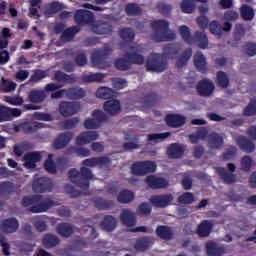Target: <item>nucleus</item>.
<instances>
[{"mask_svg": "<svg viewBox=\"0 0 256 256\" xmlns=\"http://www.w3.org/2000/svg\"><path fill=\"white\" fill-rule=\"evenodd\" d=\"M92 31L96 35H113V24L108 21H102L92 26Z\"/></svg>", "mask_w": 256, "mask_h": 256, "instance_id": "2eb2a0df", "label": "nucleus"}, {"mask_svg": "<svg viewBox=\"0 0 256 256\" xmlns=\"http://www.w3.org/2000/svg\"><path fill=\"white\" fill-rule=\"evenodd\" d=\"M244 49L246 51V54L249 57H255V55H256V43L248 42L244 45Z\"/></svg>", "mask_w": 256, "mask_h": 256, "instance_id": "774afa93", "label": "nucleus"}, {"mask_svg": "<svg viewBox=\"0 0 256 256\" xmlns=\"http://www.w3.org/2000/svg\"><path fill=\"white\" fill-rule=\"evenodd\" d=\"M120 220L125 227H135V225H137V217L135 213L131 212L129 209L122 210Z\"/></svg>", "mask_w": 256, "mask_h": 256, "instance_id": "4be33fe9", "label": "nucleus"}, {"mask_svg": "<svg viewBox=\"0 0 256 256\" xmlns=\"http://www.w3.org/2000/svg\"><path fill=\"white\" fill-rule=\"evenodd\" d=\"M173 199H175L173 194H160L152 195L149 201L154 207L165 209L166 207H169V205H173Z\"/></svg>", "mask_w": 256, "mask_h": 256, "instance_id": "6e6552de", "label": "nucleus"}, {"mask_svg": "<svg viewBox=\"0 0 256 256\" xmlns=\"http://www.w3.org/2000/svg\"><path fill=\"white\" fill-rule=\"evenodd\" d=\"M60 11H63V4L59 1L52 2L48 8V13L50 14L59 13Z\"/></svg>", "mask_w": 256, "mask_h": 256, "instance_id": "338daca9", "label": "nucleus"}, {"mask_svg": "<svg viewBox=\"0 0 256 256\" xmlns=\"http://www.w3.org/2000/svg\"><path fill=\"white\" fill-rule=\"evenodd\" d=\"M92 117L95 121H97V123H99L100 126L101 123L107 122V115L101 110H94L92 113Z\"/></svg>", "mask_w": 256, "mask_h": 256, "instance_id": "69168bd1", "label": "nucleus"}, {"mask_svg": "<svg viewBox=\"0 0 256 256\" xmlns=\"http://www.w3.org/2000/svg\"><path fill=\"white\" fill-rule=\"evenodd\" d=\"M244 115H246V117L256 115V98L250 100L249 104L244 109Z\"/></svg>", "mask_w": 256, "mask_h": 256, "instance_id": "e2e57ef3", "label": "nucleus"}, {"mask_svg": "<svg viewBox=\"0 0 256 256\" xmlns=\"http://www.w3.org/2000/svg\"><path fill=\"white\" fill-rule=\"evenodd\" d=\"M86 95L87 94L83 88L72 87L65 89V97L71 101H79V99H83Z\"/></svg>", "mask_w": 256, "mask_h": 256, "instance_id": "b1692460", "label": "nucleus"}, {"mask_svg": "<svg viewBox=\"0 0 256 256\" xmlns=\"http://www.w3.org/2000/svg\"><path fill=\"white\" fill-rule=\"evenodd\" d=\"M167 137H171V132L148 134L147 140L150 142L153 141L154 143H159V141H163V139H167Z\"/></svg>", "mask_w": 256, "mask_h": 256, "instance_id": "5fc2aeb1", "label": "nucleus"}, {"mask_svg": "<svg viewBox=\"0 0 256 256\" xmlns=\"http://www.w3.org/2000/svg\"><path fill=\"white\" fill-rule=\"evenodd\" d=\"M83 167L80 171L72 168L68 171V177L76 187L87 190L89 188V181L93 179V172L87 167H97V157L88 158L82 161Z\"/></svg>", "mask_w": 256, "mask_h": 256, "instance_id": "f257e3e1", "label": "nucleus"}, {"mask_svg": "<svg viewBox=\"0 0 256 256\" xmlns=\"http://www.w3.org/2000/svg\"><path fill=\"white\" fill-rule=\"evenodd\" d=\"M96 97L98 99H109L111 100V98L113 97V90L111 88L108 87H101L98 88L96 91Z\"/></svg>", "mask_w": 256, "mask_h": 256, "instance_id": "8fccbe9b", "label": "nucleus"}, {"mask_svg": "<svg viewBox=\"0 0 256 256\" xmlns=\"http://www.w3.org/2000/svg\"><path fill=\"white\" fill-rule=\"evenodd\" d=\"M205 247L208 256H223L226 252L224 246H219L217 243L211 241L207 242Z\"/></svg>", "mask_w": 256, "mask_h": 256, "instance_id": "cd10ccee", "label": "nucleus"}, {"mask_svg": "<svg viewBox=\"0 0 256 256\" xmlns=\"http://www.w3.org/2000/svg\"><path fill=\"white\" fill-rule=\"evenodd\" d=\"M180 37L183 39L187 45H193L197 43L199 49H207L209 47V38L205 32L195 31L194 37L191 36V29L186 25L179 27Z\"/></svg>", "mask_w": 256, "mask_h": 256, "instance_id": "20e7f679", "label": "nucleus"}, {"mask_svg": "<svg viewBox=\"0 0 256 256\" xmlns=\"http://www.w3.org/2000/svg\"><path fill=\"white\" fill-rule=\"evenodd\" d=\"M93 203H94V207L99 211H109L111 207L115 206V202H113V200H105L101 197L95 198L93 200Z\"/></svg>", "mask_w": 256, "mask_h": 256, "instance_id": "72a5a7b5", "label": "nucleus"}, {"mask_svg": "<svg viewBox=\"0 0 256 256\" xmlns=\"http://www.w3.org/2000/svg\"><path fill=\"white\" fill-rule=\"evenodd\" d=\"M209 31L212 33V35H217L218 37H221L223 35V26H221V23L217 20H213L209 24Z\"/></svg>", "mask_w": 256, "mask_h": 256, "instance_id": "603ef678", "label": "nucleus"}, {"mask_svg": "<svg viewBox=\"0 0 256 256\" xmlns=\"http://www.w3.org/2000/svg\"><path fill=\"white\" fill-rule=\"evenodd\" d=\"M53 157V154H49L48 159L44 162V168L47 173H51L52 175H55L57 173V165L51 158Z\"/></svg>", "mask_w": 256, "mask_h": 256, "instance_id": "6e6d98bb", "label": "nucleus"}, {"mask_svg": "<svg viewBox=\"0 0 256 256\" xmlns=\"http://www.w3.org/2000/svg\"><path fill=\"white\" fill-rule=\"evenodd\" d=\"M105 79V74L103 73H94L83 76L84 83H103Z\"/></svg>", "mask_w": 256, "mask_h": 256, "instance_id": "49530a36", "label": "nucleus"}, {"mask_svg": "<svg viewBox=\"0 0 256 256\" xmlns=\"http://www.w3.org/2000/svg\"><path fill=\"white\" fill-rule=\"evenodd\" d=\"M135 199V194L129 190H122L117 196V201L119 203H131Z\"/></svg>", "mask_w": 256, "mask_h": 256, "instance_id": "de8ad7c7", "label": "nucleus"}, {"mask_svg": "<svg viewBox=\"0 0 256 256\" xmlns=\"http://www.w3.org/2000/svg\"><path fill=\"white\" fill-rule=\"evenodd\" d=\"M54 79L58 83H71V81H73L71 76H69L68 74H66L65 72H63L61 70H58L55 72Z\"/></svg>", "mask_w": 256, "mask_h": 256, "instance_id": "13d9d810", "label": "nucleus"}, {"mask_svg": "<svg viewBox=\"0 0 256 256\" xmlns=\"http://www.w3.org/2000/svg\"><path fill=\"white\" fill-rule=\"evenodd\" d=\"M13 193H15V186L12 182L0 183V195H12Z\"/></svg>", "mask_w": 256, "mask_h": 256, "instance_id": "864d4df0", "label": "nucleus"}, {"mask_svg": "<svg viewBox=\"0 0 256 256\" xmlns=\"http://www.w3.org/2000/svg\"><path fill=\"white\" fill-rule=\"evenodd\" d=\"M79 125V118H71L61 122V127L65 130L75 129Z\"/></svg>", "mask_w": 256, "mask_h": 256, "instance_id": "0e129e2a", "label": "nucleus"}, {"mask_svg": "<svg viewBox=\"0 0 256 256\" xmlns=\"http://www.w3.org/2000/svg\"><path fill=\"white\" fill-rule=\"evenodd\" d=\"M19 229V220L17 218H6L0 223V231L6 235H11L12 233H17Z\"/></svg>", "mask_w": 256, "mask_h": 256, "instance_id": "f8f14e48", "label": "nucleus"}, {"mask_svg": "<svg viewBox=\"0 0 256 256\" xmlns=\"http://www.w3.org/2000/svg\"><path fill=\"white\" fill-rule=\"evenodd\" d=\"M146 183L151 189H167L169 187L167 179L154 175L147 176Z\"/></svg>", "mask_w": 256, "mask_h": 256, "instance_id": "4468645a", "label": "nucleus"}, {"mask_svg": "<svg viewBox=\"0 0 256 256\" xmlns=\"http://www.w3.org/2000/svg\"><path fill=\"white\" fill-rule=\"evenodd\" d=\"M61 243V240L56 235L51 233L45 234L42 239V244L45 249H53V247H57Z\"/></svg>", "mask_w": 256, "mask_h": 256, "instance_id": "2f4dec72", "label": "nucleus"}, {"mask_svg": "<svg viewBox=\"0 0 256 256\" xmlns=\"http://www.w3.org/2000/svg\"><path fill=\"white\" fill-rule=\"evenodd\" d=\"M114 65L118 71H129L131 69V62L127 58V54L122 58L115 60Z\"/></svg>", "mask_w": 256, "mask_h": 256, "instance_id": "a19ab883", "label": "nucleus"}, {"mask_svg": "<svg viewBox=\"0 0 256 256\" xmlns=\"http://www.w3.org/2000/svg\"><path fill=\"white\" fill-rule=\"evenodd\" d=\"M153 245V240L149 236L142 237L136 241L134 248L136 251H147Z\"/></svg>", "mask_w": 256, "mask_h": 256, "instance_id": "e433bc0d", "label": "nucleus"}, {"mask_svg": "<svg viewBox=\"0 0 256 256\" xmlns=\"http://www.w3.org/2000/svg\"><path fill=\"white\" fill-rule=\"evenodd\" d=\"M100 227L104 231H115V228L117 227V221L115 220V217L111 215H106L104 219L101 221Z\"/></svg>", "mask_w": 256, "mask_h": 256, "instance_id": "c9c22d12", "label": "nucleus"}, {"mask_svg": "<svg viewBox=\"0 0 256 256\" xmlns=\"http://www.w3.org/2000/svg\"><path fill=\"white\" fill-rule=\"evenodd\" d=\"M159 101V96L155 92H150L144 96V102L148 107H155Z\"/></svg>", "mask_w": 256, "mask_h": 256, "instance_id": "bf43d9fd", "label": "nucleus"}, {"mask_svg": "<svg viewBox=\"0 0 256 256\" xmlns=\"http://www.w3.org/2000/svg\"><path fill=\"white\" fill-rule=\"evenodd\" d=\"M193 57V49L187 48L177 59L176 67L178 69H183V67H187V63H189V59Z\"/></svg>", "mask_w": 256, "mask_h": 256, "instance_id": "f704fd0d", "label": "nucleus"}, {"mask_svg": "<svg viewBox=\"0 0 256 256\" xmlns=\"http://www.w3.org/2000/svg\"><path fill=\"white\" fill-rule=\"evenodd\" d=\"M169 67L167 59L161 54H152L147 58L146 70L150 73H163Z\"/></svg>", "mask_w": 256, "mask_h": 256, "instance_id": "39448f33", "label": "nucleus"}, {"mask_svg": "<svg viewBox=\"0 0 256 256\" xmlns=\"http://www.w3.org/2000/svg\"><path fill=\"white\" fill-rule=\"evenodd\" d=\"M108 55H109V49L107 48L104 50H99L94 52L91 56L92 64L95 65L96 67H99V65H104L105 59H107Z\"/></svg>", "mask_w": 256, "mask_h": 256, "instance_id": "c85d7f7f", "label": "nucleus"}, {"mask_svg": "<svg viewBox=\"0 0 256 256\" xmlns=\"http://www.w3.org/2000/svg\"><path fill=\"white\" fill-rule=\"evenodd\" d=\"M217 174L219 175L222 183L225 185H233V183L237 182V175L233 173H229L227 168L218 167L216 168Z\"/></svg>", "mask_w": 256, "mask_h": 256, "instance_id": "412c9836", "label": "nucleus"}, {"mask_svg": "<svg viewBox=\"0 0 256 256\" xmlns=\"http://www.w3.org/2000/svg\"><path fill=\"white\" fill-rule=\"evenodd\" d=\"M79 31H80L79 26L67 28L66 30L63 31V33L61 35V40L62 41H71V40H73L75 35H77V33H79Z\"/></svg>", "mask_w": 256, "mask_h": 256, "instance_id": "a18cd8bd", "label": "nucleus"}, {"mask_svg": "<svg viewBox=\"0 0 256 256\" xmlns=\"http://www.w3.org/2000/svg\"><path fill=\"white\" fill-rule=\"evenodd\" d=\"M41 159H43L41 152H27L23 158L24 167H26V169H35Z\"/></svg>", "mask_w": 256, "mask_h": 256, "instance_id": "ddd939ff", "label": "nucleus"}, {"mask_svg": "<svg viewBox=\"0 0 256 256\" xmlns=\"http://www.w3.org/2000/svg\"><path fill=\"white\" fill-rule=\"evenodd\" d=\"M194 65L200 73H207V58H205L203 52H197L194 55Z\"/></svg>", "mask_w": 256, "mask_h": 256, "instance_id": "c756f323", "label": "nucleus"}, {"mask_svg": "<svg viewBox=\"0 0 256 256\" xmlns=\"http://www.w3.org/2000/svg\"><path fill=\"white\" fill-rule=\"evenodd\" d=\"M167 153L170 159H181L185 153V150H183V146L180 144L173 143L168 148Z\"/></svg>", "mask_w": 256, "mask_h": 256, "instance_id": "473e14b6", "label": "nucleus"}, {"mask_svg": "<svg viewBox=\"0 0 256 256\" xmlns=\"http://www.w3.org/2000/svg\"><path fill=\"white\" fill-rule=\"evenodd\" d=\"M156 8L158 9L160 15H163V17H169V15H171V11H173V5L165 2H158L156 4Z\"/></svg>", "mask_w": 256, "mask_h": 256, "instance_id": "09e8293b", "label": "nucleus"}, {"mask_svg": "<svg viewBox=\"0 0 256 256\" xmlns=\"http://www.w3.org/2000/svg\"><path fill=\"white\" fill-rule=\"evenodd\" d=\"M97 139H99V133L97 131H84L76 137L75 143L76 145H87V143L97 141Z\"/></svg>", "mask_w": 256, "mask_h": 256, "instance_id": "f3484780", "label": "nucleus"}, {"mask_svg": "<svg viewBox=\"0 0 256 256\" xmlns=\"http://www.w3.org/2000/svg\"><path fill=\"white\" fill-rule=\"evenodd\" d=\"M59 202L51 198L43 200V196L39 194L28 195L22 198V207H30L31 213H46L52 207H58Z\"/></svg>", "mask_w": 256, "mask_h": 256, "instance_id": "f03ea898", "label": "nucleus"}, {"mask_svg": "<svg viewBox=\"0 0 256 256\" xmlns=\"http://www.w3.org/2000/svg\"><path fill=\"white\" fill-rule=\"evenodd\" d=\"M151 27L155 31V33L151 35V39L152 41H155V43L175 41V39H177V35L169 30V21L165 19L152 21Z\"/></svg>", "mask_w": 256, "mask_h": 256, "instance_id": "7ed1b4c3", "label": "nucleus"}, {"mask_svg": "<svg viewBox=\"0 0 256 256\" xmlns=\"http://www.w3.org/2000/svg\"><path fill=\"white\" fill-rule=\"evenodd\" d=\"M119 35L125 43H133L135 41V32L131 28H122Z\"/></svg>", "mask_w": 256, "mask_h": 256, "instance_id": "c03bdc74", "label": "nucleus"}, {"mask_svg": "<svg viewBox=\"0 0 256 256\" xmlns=\"http://www.w3.org/2000/svg\"><path fill=\"white\" fill-rule=\"evenodd\" d=\"M46 77H49L46 70L36 69L30 76L29 83H40V81H43Z\"/></svg>", "mask_w": 256, "mask_h": 256, "instance_id": "37998d69", "label": "nucleus"}, {"mask_svg": "<svg viewBox=\"0 0 256 256\" xmlns=\"http://www.w3.org/2000/svg\"><path fill=\"white\" fill-rule=\"evenodd\" d=\"M103 109L107 115L115 117V115L121 113V102L117 99L107 100L104 102Z\"/></svg>", "mask_w": 256, "mask_h": 256, "instance_id": "dca6fc26", "label": "nucleus"}, {"mask_svg": "<svg viewBox=\"0 0 256 256\" xmlns=\"http://www.w3.org/2000/svg\"><path fill=\"white\" fill-rule=\"evenodd\" d=\"M224 143L225 140L221 134L212 132L210 135H208V147L210 149H222Z\"/></svg>", "mask_w": 256, "mask_h": 256, "instance_id": "5701e85b", "label": "nucleus"}, {"mask_svg": "<svg viewBox=\"0 0 256 256\" xmlns=\"http://www.w3.org/2000/svg\"><path fill=\"white\" fill-rule=\"evenodd\" d=\"M125 13L128 17H137L143 13V9L139 7V4L136 3H128L125 6Z\"/></svg>", "mask_w": 256, "mask_h": 256, "instance_id": "58836bf2", "label": "nucleus"}, {"mask_svg": "<svg viewBox=\"0 0 256 256\" xmlns=\"http://www.w3.org/2000/svg\"><path fill=\"white\" fill-rule=\"evenodd\" d=\"M216 84L222 89L229 87V76L224 71H218L216 73Z\"/></svg>", "mask_w": 256, "mask_h": 256, "instance_id": "79ce46f5", "label": "nucleus"}, {"mask_svg": "<svg viewBox=\"0 0 256 256\" xmlns=\"http://www.w3.org/2000/svg\"><path fill=\"white\" fill-rule=\"evenodd\" d=\"M47 99V93L44 90L33 89L28 94V101L30 103H43Z\"/></svg>", "mask_w": 256, "mask_h": 256, "instance_id": "7c9ffc66", "label": "nucleus"}, {"mask_svg": "<svg viewBox=\"0 0 256 256\" xmlns=\"http://www.w3.org/2000/svg\"><path fill=\"white\" fill-rule=\"evenodd\" d=\"M126 59L130 61V65H143L145 57L137 52H127Z\"/></svg>", "mask_w": 256, "mask_h": 256, "instance_id": "ea45409f", "label": "nucleus"}, {"mask_svg": "<svg viewBox=\"0 0 256 256\" xmlns=\"http://www.w3.org/2000/svg\"><path fill=\"white\" fill-rule=\"evenodd\" d=\"M56 233H58L60 237L69 239V237L75 233V228L67 222H61L56 226Z\"/></svg>", "mask_w": 256, "mask_h": 256, "instance_id": "a878e982", "label": "nucleus"}, {"mask_svg": "<svg viewBox=\"0 0 256 256\" xmlns=\"http://www.w3.org/2000/svg\"><path fill=\"white\" fill-rule=\"evenodd\" d=\"M193 201H195V196L191 192H184L178 197V203H182L183 205H191Z\"/></svg>", "mask_w": 256, "mask_h": 256, "instance_id": "052dcab7", "label": "nucleus"}, {"mask_svg": "<svg viewBox=\"0 0 256 256\" xmlns=\"http://www.w3.org/2000/svg\"><path fill=\"white\" fill-rule=\"evenodd\" d=\"M81 106L77 102H60L58 111L62 117H72V115H76L79 113Z\"/></svg>", "mask_w": 256, "mask_h": 256, "instance_id": "9d476101", "label": "nucleus"}, {"mask_svg": "<svg viewBox=\"0 0 256 256\" xmlns=\"http://www.w3.org/2000/svg\"><path fill=\"white\" fill-rule=\"evenodd\" d=\"M156 235L157 237H159V239H162V241H171L175 233L173 232V229L171 227L165 226V225H159L156 228Z\"/></svg>", "mask_w": 256, "mask_h": 256, "instance_id": "bb28decb", "label": "nucleus"}, {"mask_svg": "<svg viewBox=\"0 0 256 256\" xmlns=\"http://www.w3.org/2000/svg\"><path fill=\"white\" fill-rule=\"evenodd\" d=\"M157 171V164L153 161H140L133 163L131 166L132 175H136L137 177H143V175H147L149 173H155Z\"/></svg>", "mask_w": 256, "mask_h": 256, "instance_id": "423d86ee", "label": "nucleus"}, {"mask_svg": "<svg viewBox=\"0 0 256 256\" xmlns=\"http://www.w3.org/2000/svg\"><path fill=\"white\" fill-rule=\"evenodd\" d=\"M74 21L77 25H91L95 22V15L89 10L78 9L74 14Z\"/></svg>", "mask_w": 256, "mask_h": 256, "instance_id": "1a4fd4ad", "label": "nucleus"}, {"mask_svg": "<svg viewBox=\"0 0 256 256\" xmlns=\"http://www.w3.org/2000/svg\"><path fill=\"white\" fill-rule=\"evenodd\" d=\"M196 91L200 97H211L215 93V84L208 78H204L196 85Z\"/></svg>", "mask_w": 256, "mask_h": 256, "instance_id": "0eeeda50", "label": "nucleus"}, {"mask_svg": "<svg viewBox=\"0 0 256 256\" xmlns=\"http://www.w3.org/2000/svg\"><path fill=\"white\" fill-rule=\"evenodd\" d=\"M183 13L191 14L195 11V0H183L180 4Z\"/></svg>", "mask_w": 256, "mask_h": 256, "instance_id": "3c124183", "label": "nucleus"}, {"mask_svg": "<svg viewBox=\"0 0 256 256\" xmlns=\"http://www.w3.org/2000/svg\"><path fill=\"white\" fill-rule=\"evenodd\" d=\"M213 227H215L213 220H202L196 229V233L198 237H209L213 232Z\"/></svg>", "mask_w": 256, "mask_h": 256, "instance_id": "a211bd4d", "label": "nucleus"}, {"mask_svg": "<svg viewBox=\"0 0 256 256\" xmlns=\"http://www.w3.org/2000/svg\"><path fill=\"white\" fill-rule=\"evenodd\" d=\"M241 169L242 171L249 172L251 171V166L253 165V159L249 155H245L242 157L241 162Z\"/></svg>", "mask_w": 256, "mask_h": 256, "instance_id": "680f3d73", "label": "nucleus"}, {"mask_svg": "<svg viewBox=\"0 0 256 256\" xmlns=\"http://www.w3.org/2000/svg\"><path fill=\"white\" fill-rule=\"evenodd\" d=\"M32 189L34 193H49L53 189V183L47 177H40L33 181Z\"/></svg>", "mask_w": 256, "mask_h": 256, "instance_id": "9b49d317", "label": "nucleus"}, {"mask_svg": "<svg viewBox=\"0 0 256 256\" xmlns=\"http://www.w3.org/2000/svg\"><path fill=\"white\" fill-rule=\"evenodd\" d=\"M1 89L4 93H11V91L17 89V84L11 80L2 78Z\"/></svg>", "mask_w": 256, "mask_h": 256, "instance_id": "4d7b16f0", "label": "nucleus"}, {"mask_svg": "<svg viewBox=\"0 0 256 256\" xmlns=\"http://www.w3.org/2000/svg\"><path fill=\"white\" fill-rule=\"evenodd\" d=\"M165 121L168 127L179 129V127H183L187 123V118L178 114H168Z\"/></svg>", "mask_w": 256, "mask_h": 256, "instance_id": "aec40b11", "label": "nucleus"}, {"mask_svg": "<svg viewBox=\"0 0 256 256\" xmlns=\"http://www.w3.org/2000/svg\"><path fill=\"white\" fill-rule=\"evenodd\" d=\"M73 139L72 132H62L58 135V137L54 140L53 147L54 149H65L71 140Z\"/></svg>", "mask_w": 256, "mask_h": 256, "instance_id": "6ab92c4d", "label": "nucleus"}, {"mask_svg": "<svg viewBox=\"0 0 256 256\" xmlns=\"http://www.w3.org/2000/svg\"><path fill=\"white\" fill-rule=\"evenodd\" d=\"M240 15L244 21H253L255 18V10L247 4H243L240 7Z\"/></svg>", "mask_w": 256, "mask_h": 256, "instance_id": "4c0bfd02", "label": "nucleus"}, {"mask_svg": "<svg viewBox=\"0 0 256 256\" xmlns=\"http://www.w3.org/2000/svg\"><path fill=\"white\" fill-rule=\"evenodd\" d=\"M236 143L244 153H253L255 151V143L245 136H238Z\"/></svg>", "mask_w": 256, "mask_h": 256, "instance_id": "393cba45", "label": "nucleus"}]
</instances>
